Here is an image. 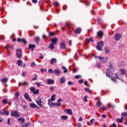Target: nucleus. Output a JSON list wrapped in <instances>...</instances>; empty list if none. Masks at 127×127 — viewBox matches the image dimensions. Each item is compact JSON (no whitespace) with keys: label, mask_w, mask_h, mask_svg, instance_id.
Here are the masks:
<instances>
[{"label":"nucleus","mask_w":127,"mask_h":127,"mask_svg":"<svg viewBox=\"0 0 127 127\" xmlns=\"http://www.w3.org/2000/svg\"><path fill=\"white\" fill-rule=\"evenodd\" d=\"M64 112L66 113V114H68V115H70L71 116L73 115V112L71 109H65Z\"/></svg>","instance_id":"4468645a"},{"label":"nucleus","mask_w":127,"mask_h":127,"mask_svg":"<svg viewBox=\"0 0 127 127\" xmlns=\"http://www.w3.org/2000/svg\"><path fill=\"white\" fill-rule=\"evenodd\" d=\"M87 99H88L87 96H86L84 97V102H88V100H87Z\"/></svg>","instance_id":"bf43d9fd"},{"label":"nucleus","mask_w":127,"mask_h":127,"mask_svg":"<svg viewBox=\"0 0 127 127\" xmlns=\"http://www.w3.org/2000/svg\"><path fill=\"white\" fill-rule=\"evenodd\" d=\"M55 106H56V107H60L61 106V103L58 102V103H55Z\"/></svg>","instance_id":"a19ab883"},{"label":"nucleus","mask_w":127,"mask_h":127,"mask_svg":"<svg viewBox=\"0 0 127 127\" xmlns=\"http://www.w3.org/2000/svg\"><path fill=\"white\" fill-rule=\"evenodd\" d=\"M18 122H20L21 124H23L25 122V119L20 118L18 119Z\"/></svg>","instance_id":"6ab92c4d"},{"label":"nucleus","mask_w":127,"mask_h":127,"mask_svg":"<svg viewBox=\"0 0 127 127\" xmlns=\"http://www.w3.org/2000/svg\"><path fill=\"white\" fill-rule=\"evenodd\" d=\"M54 44H52V43H51L50 45H49V48L50 49H52V50H53V49H54Z\"/></svg>","instance_id":"a878e982"},{"label":"nucleus","mask_w":127,"mask_h":127,"mask_svg":"<svg viewBox=\"0 0 127 127\" xmlns=\"http://www.w3.org/2000/svg\"><path fill=\"white\" fill-rule=\"evenodd\" d=\"M0 115H1L2 116H4V111H0Z\"/></svg>","instance_id":"5fc2aeb1"},{"label":"nucleus","mask_w":127,"mask_h":127,"mask_svg":"<svg viewBox=\"0 0 127 127\" xmlns=\"http://www.w3.org/2000/svg\"><path fill=\"white\" fill-rule=\"evenodd\" d=\"M56 97V95L54 94L53 95H52L51 97V101H52V102H53L54 101H55V99Z\"/></svg>","instance_id":"b1692460"},{"label":"nucleus","mask_w":127,"mask_h":127,"mask_svg":"<svg viewBox=\"0 0 127 127\" xmlns=\"http://www.w3.org/2000/svg\"><path fill=\"white\" fill-rule=\"evenodd\" d=\"M61 119L64 121H67L68 120V117L66 115H63L61 116Z\"/></svg>","instance_id":"aec40b11"},{"label":"nucleus","mask_w":127,"mask_h":127,"mask_svg":"<svg viewBox=\"0 0 127 127\" xmlns=\"http://www.w3.org/2000/svg\"><path fill=\"white\" fill-rule=\"evenodd\" d=\"M118 122L119 123H123V121H124V117H122L121 119H117Z\"/></svg>","instance_id":"e433bc0d"},{"label":"nucleus","mask_w":127,"mask_h":127,"mask_svg":"<svg viewBox=\"0 0 127 127\" xmlns=\"http://www.w3.org/2000/svg\"><path fill=\"white\" fill-rule=\"evenodd\" d=\"M30 108H31L32 109H34L35 107H36V105L34 103H30L29 104Z\"/></svg>","instance_id":"5701e85b"},{"label":"nucleus","mask_w":127,"mask_h":127,"mask_svg":"<svg viewBox=\"0 0 127 127\" xmlns=\"http://www.w3.org/2000/svg\"><path fill=\"white\" fill-rule=\"evenodd\" d=\"M78 83H79L80 84H83L84 83V80L83 79L79 80L78 81Z\"/></svg>","instance_id":"052dcab7"},{"label":"nucleus","mask_w":127,"mask_h":127,"mask_svg":"<svg viewBox=\"0 0 127 127\" xmlns=\"http://www.w3.org/2000/svg\"><path fill=\"white\" fill-rule=\"evenodd\" d=\"M97 20L98 21V23L99 24H101V18H97Z\"/></svg>","instance_id":"69168bd1"},{"label":"nucleus","mask_w":127,"mask_h":127,"mask_svg":"<svg viewBox=\"0 0 127 127\" xmlns=\"http://www.w3.org/2000/svg\"><path fill=\"white\" fill-rule=\"evenodd\" d=\"M111 73V71L107 70L106 71V75L107 77H110V73Z\"/></svg>","instance_id":"58836bf2"},{"label":"nucleus","mask_w":127,"mask_h":127,"mask_svg":"<svg viewBox=\"0 0 127 127\" xmlns=\"http://www.w3.org/2000/svg\"><path fill=\"white\" fill-rule=\"evenodd\" d=\"M54 63H57V60L55 58H53L51 60V64L53 65Z\"/></svg>","instance_id":"f3484780"},{"label":"nucleus","mask_w":127,"mask_h":127,"mask_svg":"<svg viewBox=\"0 0 127 127\" xmlns=\"http://www.w3.org/2000/svg\"><path fill=\"white\" fill-rule=\"evenodd\" d=\"M109 64H110L109 67L110 68V69H114V65H113V64L111 63V62H109Z\"/></svg>","instance_id":"72a5a7b5"},{"label":"nucleus","mask_w":127,"mask_h":127,"mask_svg":"<svg viewBox=\"0 0 127 127\" xmlns=\"http://www.w3.org/2000/svg\"><path fill=\"white\" fill-rule=\"evenodd\" d=\"M35 41L36 43L38 44L40 42V38L39 37H35Z\"/></svg>","instance_id":"bb28decb"},{"label":"nucleus","mask_w":127,"mask_h":127,"mask_svg":"<svg viewBox=\"0 0 127 127\" xmlns=\"http://www.w3.org/2000/svg\"><path fill=\"white\" fill-rule=\"evenodd\" d=\"M101 109L103 110V111H107V108L105 107H102Z\"/></svg>","instance_id":"338daca9"},{"label":"nucleus","mask_w":127,"mask_h":127,"mask_svg":"<svg viewBox=\"0 0 127 127\" xmlns=\"http://www.w3.org/2000/svg\"><path fill=\"white\" fill-rule=\"evenodd\" d=\"M29 125H30V123H25L22 125V127H28V126H29Z\"/></svg>","instance_id":"2f4dec72"},{"label":"nucleus","mask_w":127,"mask_h":127,"mask_svg":"<svg viewBox=\"0 0 127 127\" xmlns=\"http://www.w3.org/2000/svg\"><path fill=\"white\" fill-rule=\"evenodd\" d=\"M92 56L94 57V58H95V59H99L101 64H105V63L108 61V58L107 57L103 58L101 56L98 57V56H95V55H93Z\"/></svg>","instance_id":"f257e3e1"},{"label":"nucleus","mask_w":127,"mask_h":127,"mask_svg":"<svg viewBox=\"0 0 127 127\" xmlns=\"http://www.w3.org/2000/svg\"><path fill=\"white\" fill-rule=\"evenodd\" d=\"M38 1V0H32L33 3H37Z\"/></svg>","instance_id":"0e129e2a"},{"label":"nucleus","mask_w":127,"mask_h":127,"mask_svg":"<svg viewBox=\"0 0 127 127\" xmlns=\"http://www.w3.org/2000/svg\"><path fill=\"white\" fill-rule=\"evenodd\" d=\"M15 96L16 97V98L17 99H18V96H19V93L18 92H16L15 94Z\"/></svg>","instance_id":"8fccbe9b"},{"label":"nucleus","mask_w":127,"mask_h":127,"mask_svg":"<svg viewBox=\"0 0 127 127\" xmlns=\"http://www.w3.org/2000/svg\"><path fill=\"white\" fill-rule=\"evenodd\" d=\"M103 47H104V42L103 41H101L100 42H97V46H96V49H97V50L102 51Z\"/></svg>","instance_id":"f03ea898"},{"label":"nucleus","mask_w":127,"mask_h":127,"mask_svg":"<svg viewBox=\"0 0 127 127\" xmlns=\"http://www.w3.org/2000/svg\"><path fill=\"white\" fill-rule=\"evenodd\" d=\"M102 105H103V104L100 101H98L96 103V105L98 107V108H100V107H101Z\"/></svg>","instance_id":"393cba45"},{"label":"nucleus","mask_w":127,"mask_h":127,"mask_svg":"<svg viewBox=\"0 0 127 127\" xmlns=\"http://www.w3.org/2000/svg\"><path fill=\"white\" fill-rule=\"evenodd\" d=\"M37 104L42 108V101H41V99H40V97H38L37 98V100H36Z\"/></svg>","instance_id":"6e6552de"},{"label":"nucleus","mask_w":127,"mask_h":127,"mask_svg":"<svg viewBox=\"0 0 127 127\" xmlns=\"http://www.w3.org/2000/svg\"><path fill=\"white\" fill-rule=\"evenodd\" d=\"M36 88L35 87H31L30 90L32 91L34 95H37L39 94V89H37L35 91Z\"/></svg>","instance_id":"39448f33"},{"label":"nucleus","mask_w":127,"mask_h":127,"mask_svg":"<svg viewBox=\"0 0 127 127\" xmlns=\"http://www.w3.org/2000/svg\"><path fill=\"white\" fill-rule=\"evenodd\" d=\"M26 74H27V73H26V72H22V76H23V77H25V76H26Z\"/></svg>","instance_id":"3c124183"},{"label":"nucleus","mask_w":127,"mask_h":127,"mask_svg":"<svg viewBox=\"0 0 127 127\" xmlns=\"http://www.w3.org/2000/svg\"><path fill=\"white\" fill-rule=\"evenodd\" d=\"M10 116L15 118H19V114L17 111H12L10 113Z\"/></svg>","instance_id":"7ed1b4c3"},{"label":"nucleus","mask_w":127,"mask_h":127,"mask_svg":"<svg viewBox=\"0 0 127 127\" xmlns=\"http://www.w3.org/2000/svg\"><path fill=\"white\" fill-rule=\"evenodd\" d=\"M28 85V82H24L23 83V86H27Z\"/></svg>","instance_id":"13d9d810"},{"label":"nucleus","mask_w":127,"mask_h":127,"mask_svg":"<svg viewBox=\"0 0 127 127\" xmlns=\"http://www.w3.org/2000/svg\"><path fill=\"white\" fill-rule=\"evenodd\" d=\"M54 73L56 76H58V75H60L61 74V71L58 68H56L54 70Z\"/></svg>","instance_id":"0eeeda50"},{"label":"nucleus","mask_w":127,"mask_h":127,"mask_svg":"<svg viewBox=\"0 0 127 127\" xmlns=\"http://www.w3.org/2000/svg\"><path fill=\"white\" fill-rule=\"evenodd\" d=\"M121 37H122V35H121V34H117L115 35V38L116 40H117V41H119V40L121 39Z\"/></svg>","instance_id":"2eb2a0df"},{"label":"nucleus","mask_w":127,"mask_h":127,"mask_svg":"<svg viewBox=\"0 0 127 127\" xmlns=\"http://www.w3.org/2000/svg\"><path fill=\"white\" fill-rule=\"evenodd\" d=\"M94 42V40H93V38L90 37L89 39H86V42L87 43H89V42Z\"/></svg>","instance_id":"a211bd4d"},{"label":"nucleus","mask_w":127,"mask_h":127,"mask_svg":"<svg viewBox=\"0 0 127 127\" xmlns=\"http://www.w3.org/2000/svg\"><path fill=\"white\" fill-rule=\"evenodd\" d=\"M35 65H36L35 63L33 62H32V63H31V67H35Z\"/></svg>","instance_id":"49530a36"},{"label":"nucleus","mask_w":127,"mask_h":127,"mask_svg":"<svg viewBox=\"0 0 127 127\" xmlns=\"http://www.w3.org/2000/svg\"><path fill=\"white\" fill-rule=\"evenodd\" d=\"M58 41V38H52L51 39V42L52 44H56Z\"/></svg>","instance_id":"ddd939ff"},{"label":"nucleus","mask_w":127,"mask_h":127,"mask_svg":"<svg viewBox=\"0 0 127 127\" xmlns=\"http://www.w3.org/2000/svg\"><path fill=\"white\" fill-rule=\"evenodd\" d=\"M7 125L8 126H10L11 125L10 123V118H9L7 120Z\"/></svg>","instance_id":"de8ad7c7"},{"label":"nucleus","mask_w":127,"mask_h":127,"mask_svg":"<svg viewBox=\"0 0 127 127\" xmlns=\"http://www.w3.org/2000/svg\"><path fill=\"white\" fill-rule=\"evenodd\" d=\"M48 72H49V73H50L51 74H53V73H54V71H53V70H52V69H51V68L49 69Z\"/></svg>","instance_id":"79ce46f5"},{"label":"nucleus","mask_w":127,"mask_h":127,"mask_svg":"<svg viewBox=\"0 0 127 127\" xmlns=\"http://www.w3.org/2000/svg\"><path fill=\"white\" fill-rule=\"evenodd\" d=\"M6 115V116H8L9 115V112L7 110L4 111V115Z\"/></svg>","instance_id":"4c0bfd02"},{"label":"nucleus","mask_w":127,"mask_h":127,"mask_svg":"<svg viewBox=\"0 0 127 127\" xmlns=\"http://www.w3.org/2000/svg\"><path fill=\"white\" fill-rule=\"evenodd\" d=\"M65 81H66V78L65 77L63 76L60 78V84H64L65 83Z\"/></svg>","instance_id":"f8f14e48"},{"label":"nucleus","mask_w":127,"mask_h":127,"mask_svg":"<svg viewBox=\"0 0 127 127\" xmlns=\"http://www.w3.org/2000/svg\"><path fill=\"white\" fill-rule=\"evenodd\" d=\"M122 116L123 117H127V113H123L122 114Z\"/></svg>","instance_id":"09e8293b"},{"label":"nucleus","mask_w":127,"mask_h":127,"mask_svg":"<svg viewBox=\"0 0 127 127\" xmlns=\"http://www.w3.org/2000/svg\"><path fill=\"white\" fill-rule=\"evenodd\" d=\"M37 75L35 74L34 78L32 79L33 81H35V80H36V79H37Z\"/></svg>","instance_id":"6e6d98bb"},{"label":"nucleus","mask_w":127,"mask_h":127,"mask_svg":"<svg viewBox=\"0 0 127 127\" xmlns=\"http://www.w3.org/2000/svg\"><path fill=\"white\" fill-rule=\"evenodd\" d=\"M47 84H48V85H51L52 84H54V80L53 79L51 80L50 79H48Z\"/></svg>","instance_id":"dca6fc26"},{"label":"nucleus","mask_w":127,"mask_h":127,"mask_svg":"<svg viewBox=\"0 0 127 127\" xmlns=\"http://www.w3.org/2000/svg\"><path fill=\"white\" fill-rule=\"evenodd\" d=\"M115 77L116 79H120V77H119V75H118V73H116L115 74Z\"/></svg>","instance_id":"e2e57ef3"},{"label":"nucleus","mask_w":127,"mask_h":127,"mask_svg":"<svg viewBox=\"0 0 127 127\" xmlns=\"http://www.w3.org/2000/svg\"><path fill=\"white\" fill-rule=\"evenodd\" d=\"M85 91H86V92H88V93H89V94H91V90H90V89L88 88H85Z\"/></svg>","instance_id":"c03bdc74"},{"label":"nucleus","mask_w":127,"mask_h":127,"mask_svg":"<svg viewBox=\"0 0 127 127\" xmlns=\"http://www.w3.org/2000/svg\"><path fill=\"white\" fill-rule=\"evenodd\" d=\"M104 36V32L102 31H99L97 32V36L99 37V38H102Z\"/></svg>","instance_id":"9b49d317"},{"label":"nucleus","mask_w":127,"mask_h":127,"mask_svg":"<svg viewBox=\"0 0 127 127\" xmlns=\"http://www.w3.org/2000/svg\"><path fill=\"white\" fill-rule=\"evenodd\" d=\"M7 81H8V78H4L1 79V82L3 84H4V83H6V82H7Z\"/></svg>","instance_id":"412c9836"},{"label":"nucleus","mask_w":127,"mask_h":127,"mask_svg":"<svg viewBox=\"0 0 127 127\" xmlns=\"http://www.w3.org/2000/svg\"><path fill=\"white\" fill-rule=\"evenodd\" d=\"M105 52H106V53H110V49H109V48H105Z\"/></svg>","instance_id":"c9c22d12"},{"label":"nucleus","mask_w":127,"mask_h":127,"mask_svg":"<svg viewBox=\"0 0 127 127\" xmlns=\"http://www.w3.org/2000/svg\"><path fill=\"white\" fill-rule=\"evenodd\" d=\"M96 66L98 68H101V64L100 63L97 64Z\"/></svg>","instance_id":"603ef678"},{"label":"nucleus","mask_w":127,"mask_h":127,"mask_svg":"<svg viewBox=\"0 0 127 127\" xmlns=\"http://www.w3.org/2000/svg\"><path fill=\"white\" fill-rule=\"evenodd\" d=\"M50 36H53L54 35V32H51L49 33Z\"/></svg>","instance_id":"4d7b16f0"},{"label":"nucleus","mask_w":127,"mask_h":127,"mask_svg":"<svg viewBox=\"0 0 127 127\" xmlns=\"http://www.w3.org/2000/svg\"><path fill=\"white\" fill-rule=\"evenodd\" d=\"M17 64L18 66H21V64H22V61L21 60H18Z\"/></svg>","instance_id":"cd10ccee"},{"label":"nucleus","mask_w":127,"mask_h":127,"mask_svg":"<svg viewBox=\"0 0 127 127\" xmlns=\"http://www.w3.org/2000/svg\"><path fill=\"white\" fill-rule=\"evenodd\" d=\"M36 46L35 44H30L29 45V49H33V48H35Z\"/></svg>","instance_id":"4be33fe9"},{"label":"nucleus","mask_w":127,"mask_h":127,"mask_svg":"<svg viewBox=\"0 0 127 127\" xmlns=\"http://www.w3.org/2000/svg\"><path fill=\"white\" fill-rule=\"evenodd\" d=\"M108 106H109V108H112V109H114L115 108V106L111 104V103H109Z\"/></svg>","instance_id":"37998d69"},{"label":"nucleus","mask_w":127,"mask_h":127,"mask_svg":"<svg viewBox=\"0 0 127 127\" xmlns=\"http://www.w3.org/2000/svg\"><path fill=\"white\" fill-rule=\"evenodd\" d=\"M81 31H82V29L80 27L76 28L75 31L74 33L76 34H80L81 33Z\"/></svg>","instance_id":"9d476101"},{"label":"nucleus","mask_w":127,"mask_h":127,"mask_svg":"<svg viewBox=\"0 0 127 127\" xmlns=\"http://www.w3.org/2000/svg\"><path fill=\"white\" fill-rule=\"evenodd\" d=\"M16 56L17 58H21L22 56V52L19 49H17L16 51Z\"/></svg>","instance_id":"20e7f679"},{"label":"nucleus","mask_w":127,"mask_h":127,"mask_svg":"<svg viewBox=\"0 0 127 127\" xmlns=\"http://www.w3.org/2000/svg\"><path fill=\"white\" fill-rule=\"evenodd\" d=\"M41 72L42 73H44V72H46V69H44V68H41Z\"/></svg>","instance_id":"a18cd8bd"},{"label":"nucleus","mask_w":127,"mask_h":127,"mask_svg":"<svg viewBox=\"0 0 127 127\" xmlns=\"http://www.w3.org/2000/svg\"><path fill=\"white\" fill-rule=\"evenodd\" d=\"M17 41L18 42H23V43H24V44H25V45H26V44H27V42L26 41V39H24V38H18L17 39Z\"/></svg>","instance_id":"423d86ee"},{"label":"nucleus","mask_w":127,"mask_h":127,"mask_svg":"<svg viewBox=\"0 0 127 127\" xmlns=\"http://www.w3.org/2000/svg\"><path fill=\"white\" fill-rule=\"evenodd\" d=\"M53 5L55 6H58V5H59V3L58 2V1H55L53 2Z\"/></svg>","instance_id":"f704fd0d"},{"label":"nucleus","mask_w":127,"mask_h":127,"mask_svg":"<svg viewBox=\"0 0 127 127\" xmlns=\"http://www.w3.org/2000/svg\"><path fill=\"white\" fill-rule=\"evenodd\" d=\"M96 122V119H92L90 120V123L92 125H94V123Z\"/></svg>","instance_id":"ea45409f"},{"label":"nucleus","mask_w":127,"mask_h":127,"mask_svg":"<svg viewBox=\"0 0 127 127\" xmlns=\"http://www.w3.org/2000/svg\"><path fill=\"white\" fill-rule=\"evenodd\" d=\"M60 47L62 49H66V44L64 41H63L61 43Z\"/></svg>","instance_id":"1a4fd4ad"},{"label":"nucleus","mask_w":127,"mask_h":127,"mask_svg":"<svg viewBox=\"0 0 127 127\" xmlns=\"http://www.w3.org/2000/svg\"><path fill=\"white\" fill-rule=\"evenodd\" d=\"M36 84H37V87H40V83L39 82H36Z\"/></svg>","instance_id":"774afa93"},{"label":"nucleus","mask_w":127,"mask_h":127,"mask_svg":"<svg viewBox=\"0 0 127 127\" xmlns=\"http://www.w3.org/2000/svg\"><path fill=\"white\" fill-rule=\"evenodd\" d=\"M24 97L26 100H28V99H29V95H28L27 93H25Z\"/></svg>","instance_id":"7c9ffc66"},{"label":"nucleus","mask_w":127,"mask_h":127,"mask_svg":"<svg viewBox=\"0 0 127 127\" xmlns=\"http://www.w3.org/2000/svg\"><path fill=\"white\" fill-rule=\"evenodd\" d=\"M2 102L3 103V104H7V100L3 99L2 100Z\"/></svg>","instance_id":"864d4df0"},{"label":"nucleus","mask_w":127,"mask_h":127,"mask_svg":"<svg viewBox=\"0 0 127 127\" xmlns=\"http://www.w3.org/2000/svg\"><path fill=\"white\" fill-rule=\"evenodd\" d=\"M48 104L49 105V106H55V103L53 102H51L50 100H48Z\"/></svg>","instance_id":"c756f323"},{"label":"nucleus","mask_w":127,"mask_h":127,"mask_svg":"<svg viewBox=\"0 0 127 127\" xmlns=\"http://www.w3.org/2000/svg\"><path fill=\"white\" fill-rule=\"evenodd\" d=\"M74 78L75 79H79V78H81V75H75Z\"/></svg>","instance_id":"680f3d73"},{"label":"nucleus","mask_w":127,"mask_h":127,"mask_svg":"<svg viewBox=\"0 0 127 127\" xmlns=\"http://www.w3.org/2000/svg\"><path fill=\"white\" fill-rule=\"evenodd\" d=\"M62 67H63V70H64V71H63L64 73H67L68 69L67 68H66V67L64 66H63Z\"/></svg>","instance_id":"473e14b6"},{"label":"nucleus","mask_w":127,"mask_h":127,"mask_svg":"<svg viewBox=\"0 0 127 127\" xmlns=\"http://www.w3.org/2000/svg\"><path fill=\"white\" fill-rule=\"evenodd\" d=\"M120 71L121 72V75H125L126 74V71H125L124 69L122 68L120 70Z\"/></svg>","instance_id":"c85d7f7f"}]
</instances>
